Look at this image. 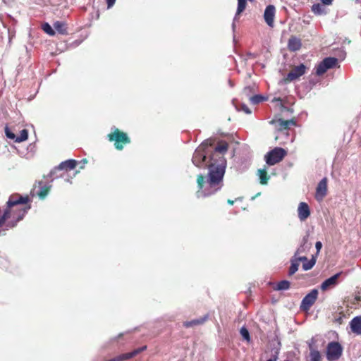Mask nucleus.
<instances>
[{"label": "nucleus", "mask_w": 361, "mask_h": 361, "mask_svg": "<svg viewBox=\"0 0 361 361\" xmlns=\"http://www.w3.org/2000/svg\"><path fill=\"white\" fill-rule=\"evenodd\" d=\"M227 150L226 142L215 147L214 153L211 155V162L208 164L207 176H204L202 174L197 176L198 190L196 192L197 197H206L214 195L223 187L226 167V161L223 155Z\"/></svg>", "instance_id": "nucleus-1"}, {"label": "nucleus", "mask_w": 361, "mask_h": 361, "mask_svg": "<svg viewBox=\"0 0 361 361\" xmlns=\"http://www.w3.org/2000/svg\"><path fill=\"white\" fill-rule=\"evenodd\" d=\"M30 209V206L24 207L22 209L12 210L10 211L8 209H6L3 214V215L0 217V228L3 226L5 224L6 221L11 219V221H8L6 223L7 228H13L15 227L18 222L21 221L25 215L27 213L29 209Z\"/></svg>", "instance_id": "nucleus-2"}, {"label": "nucleus", "mask_w": 361, "mask_h": 361, "mask_svg": "<svg viewBox=\"0 0 361 361\" xmlns=\"http://www.w3.org/2000/svg\"><path fill=\"white\" fill-rule=\"evenodd\" d=\"M212 145L211 139L205 140L202 144L195 149L192 159V163L197 167L201 168L207 166V154H208L207 149Z\"/></svg>", "instance_id": "nucleus-3"}, {"label": "nucleus", "mask_w": 361, "mask_h": 361, "mask_svg": "<svg viewBox=\"0 0 361 361\" xmlns=\"http://www.w3.org/2000/svg\"><path fill=\"white\" fill-rule=\"evenodd\" d=\"M111 133L108 135L109 141L114 142V146L116 149H123V145L130 143V140L126 133L120 131L117 128H111Z\"/></svg>", "instance_id": "nucleus-4"}, {"label": "nucleus", "mask_w": 361, "mask_h": 361, "mask_svg": "<svg viewBox=\"0 0 361 361\" xmlns=\"http://www.w3.org/2000/svg\"><path fill=\"white\" fill-rule=\"evenodd\" d=\"M30 201L28 196H21L20 195H11L8 202L6 209L10 211L22 209L24 207L27 206V203Z\"/></svg>", "instance_id": "nucleus-5"}, {"label": "nucleus", "mask_w": 361, "mask_h": 361, "mask_svg": "<svg viewBox=\"0 0 361 361\" xmlns=\"http://www.w3.org/2000/svg\"><path fill=\"white\" fill-rule=\"evenodd\" d=\"M286 152L281 147H275L265 155L266 163L272 166L281 161L286 156Z\"/></svg>", "instance_id": "nucleus-6"}, {"label": "nucleus", "mask_w": 361, "mask_h": 361, "mask_svg": "<svg viewBox=\"0 0 361 361\" xmlns=\"http://www.w3.org/2000/svg\"><path fill=\"white\" fill-rule=\"evenodd\" d=\"M343 348L338 342H330L326 347V358L329 361L338 360L342 355Z\"/></svg>", "instance_id": "nucleus-7"}, {"label": "nucleus", "mask_w": 361, "mask_h": 361, "mask_svg": "<svg viewBox=\"0 0 361 361\" xmlns=\"http://www.w3.org/2000/svg\"><path fill=\"white\" fill-rule=\"evenodd\" d=\"M338 59L335 57H326L323 59L316 67V74L322 75L325 73L327 70L333 68L337 65Z\"/></svg>", "instance_id": "nucleus-8"}, {"label": "nucleus", "mask_w": 361, "mask_h": 361, "mask_svg": "<svg viewBox=\"0 0 361 361\" xmlns=\"http://www.w3.org/2000/svg\"><path fill=\"white\" fill-rule=\"evenodd\" d=\"M318 296V290L312 289L308 294H307L302 299L300 305V309L302 310H309L310 308L315 302Z\"/></svg>", "instance_id": "nucleus-9"}, {"label": "nucleus", "mask_w": 361, "mask_h": 361, "mask_svg": "<svg viewBox=\"0 0 361 361\" xmlns=\"http://www.w3.org/2000/svg\"><path fill=\"white\" fill-rule=\"evenodd\" d=\"M269 123L274 126L278 131L290 129V126L296 125V121L294 119L283 120L281 118L272 119Z\"/></svg>", "instance_id": "nucleus-10"}, {"label": "nucleus", "mask_w": 361, "mask_h": 361, "mask_svg": "<svg viewBox=\"0 0 361 361\" xmlns=\"http://www.w3.org/2000/svg\"><path fill=\"white\" fill-rule=\"evenodd\" d=\"M327 194V178H323L318 183L316 188L315 199L318 202H321L324 200Z\"/></svg>", "instance_id": "nucleus-11"}, {"label": "nucleus", "mask_w": 361, "mask_h": 361, "mask_svg": "<svg viewBox=\"0 0 361 361\" xmlns=\"http://www.w3.org/2000/svg\"><path fill=\"white\" fill-rule=\"evenodd\" d=\"M276 13V8L274 5H268L264 13V19L266 23L270 27L274 26V17Z\"/></svg>", "instance_id": "nucleus-12"}, {"label": "nucleus", "mask_w": 361, "mask_h": 361, "mask_svg": "<svg viewBox=\"0 0 361 361\" xmlns=\"http://www.w3.org/2000/svg\"><path fill=\"white\" fill-rule=\"evenodd\" d=\"M307 344L310 350V355L309 359L307 361H321V354L317 350L314 338H312L310 341H308Z\"/></svg>", "instance_id": "nucleus-13"}, {"label": "nucleus", "mask_w": 361, "mask_h": 361, "mask_svg": "<svg viewBox=\"0 0 361 361\" xmlns=\"http://www.w3.org/2000/svg\"><path fill=\"white\" fill-rule=\"evenodd\" d=\"M306 67L303 63L293 68L287 75V80H295L305 74Z\"/></svg>", "instance_id": "nucleus-14"}, {"label": "nucleus", "mask_w": 361, "mask_h": 361, "mask_svg": "<svg viewBox=\"0 0 361 361\" xmlns=\"http://www.w3.org/2000/svg\"><path fill=\"white\" fill-rule=\"evenodd\" d=\"M342 274V272H338L332 276L328 278L321 284V289L322 290H326L329 288H334L338 283V279L340 276Z\"/></svg>", "instance_id": "nucleus-15"}, {"label": "nucleus", "mask_w": 361, "mask_h": 361, "mask_svg": "<svg viewBox=\"0 0 361 361\" xmlns=\"http://www.w3.org/2000/svg\"><path fill=\"white\" fill-rule=\"evenodd\" d=\"M76 164L77 161L74 159H68L65 161H62L57 167L54 169V170L49 173V176L52 177L56 170H72L75 169Z\"/></svg>", "instance_id": "nucleus-16"}, {"label": "nucleus", "mask_w": 361, "mask_h": 361, "mask_svg": "<svg viewBox=\"0 0 361 361\" xmlns=\"http://www.w3.org/2000/svg\"><path fill=\"white\" fill-rule=\"evenodd\" d=\"M298 218L301 221H305L310 216V209L306 202H300L298 207Z\"/></svg>", "instance_id": "nucleus-17"}, {"label": "nucleus", "mask_w": 361, "mask_h": 361, "mask_svg": "<svg viewBox=\"0 0 361 361\" xmlns=\"http://www.w3.org/2000/svg\"><path fill=\"white\" fill-rule=\"evenodd\" d=\"M349 326L353 334L355 335H361V316L353 317L350 320Z\"/></svg>", "instance_id": "nucleus-18"}, {"label": "nucleus", "mask_w": 361, "mask_h": 361, "mask_svg": "<svg viewBox=\"0 0 361 361\" xmlns=\"http://www.w3.org/2000/svg\"><path fill=\"white\" fill-rule=\"evenodd\" d=\"M38 185V190L36 191V195L40 200H44L49 194L51 185L44 184L42 181H39Z\"/></svg>", "instance_id": "nucleus-19"}, {"label": "nucleus", "mask_w": 361, "mask_h": 361, "mask_svg": "<svg viewBox=\"0 0 361 361\" xmlns=\"http://www.w3.org/2000/svg\"><path fill=\"white\" fill-rule=\"evenodd\" d=\"M209 319V314H207L204 315L203 317L192 319L191 321H187L183 323V326L186 328H190L194 326L201 325L203 324L207 319Z\"/></svg>", "instance_id": "nucleus-20"}, {"label": "nucleus", "mask_w": 361, "mask_h": 361, "mask_svg": "<svg viewBox=\"0 0 361 361\" xmlns=\"http://www.w3.org/2000/svg\"><path fill=\"white\" fill-rule=\"evenodd\" d=\"M308 238L309 235L307 234L302 238V243L299 247L297 249V250L295 252L294 257L295 258H298V255L300 253L305 252L307 250H308L310 247V245L307 243L308 242Z\"/></svg>", "instance_id": "nucleus-21"}, {"label": "nucleus", "mask_w": 361, "mask_h": 361, "mask_svg": "<svg viewBox=\"0 0 361 361\" xmlns=\"http://www.w3.org/2000/svg\"><path fill=\"white\" fill-rule=\"evenodd\" d=\"M300 261H307V257L305 256L298 257V258L293 257L291 259V264L289 269L288 274L290 276L294 274L298 270L299 267V262Z\"/></svg>", "instance_id": "nucleus-22"}, {"label": "nucleus", "mask_w": 361, "mask_h": 361, "mask_svg": "<svg viewBox=\"0 0 361 361\" xmlns=\"http://www.w3.org/2000/svg\"><path fill=\"white\" fill-rule=\"evenodd\" d=\"M301 41L300 39L292 37L288 39V48L290 51H296L301 47Z\"/></svg>", "instance_id": "nucleus-23"}, {"label": "nucleus", "mask_w": 361, "mask_h": 361, "mask_svg": "<svg viewBox=\"0 0 361 361\" xmlns=\"http://www.w3.org/2000/svg\"><path fill=\"white\" fill-rule=\"evenodd\" d=\"M257 176L262 185H267L270 176L267 174L266 168L260 169L257 171Z\"/></svg>", "instance_id": "nucleus-24"}, {"label": "nucleus", "mask_w": 361, "mask_h": 361, "mask_svg": "<svg viewBox=\"0 0 361 361\" xmlns=\"http://www.w3.org/2000/svg\"><path fill=\"white\" fill-rule=\"evenodd\" d=\"M54 28L61 35H66L67 34V28L66 25L63 21H56L53 24Z\"/></svg>", "instance_id": "nucleus-25"}, {"label": "nucleus", "mask_w": 361, "mask_h": 361, "mask_svg": "<svg viewBox=\"0 0 361 361\" xmlns=\"http://www.w3.org/2000/svg\"><path fill=\"white\" fill-rule=\"evenodd\" d=\"M304 263L302 264V269L305 271L310 270L315 264L316 263V258L312 256V259L308 260L307 259V261H302Z\"/></svg>", "instance_id": "nucleus-26"}, {"label": "nucleus", "mask_w": 361, "mask_h": 361, "mask_svg": "<svg viewBox=\"0 0 361 361\" xmlns=\"http://www.w3.org/2000/svg\"><path fill=\"white\" fill-rule=\"evenodd\" d=\"M290 288V282L286 280H283L279 282L276 287L274 288L276 290H286Z\"/></svg>", "instance_id": "nucleus-27"}, {"label": "nucleus", "mask_w": 361, "mask_h": 361, "mask_svg": "<svg viewBox=\"0 0 361 361\" xmlns=\"http://www.w3.org/2000/svg\"><path fill=\"white\" fill-rule=\"evenodd\" d=\"M265 100H267V97H264L260 94H256L250 98V102L253 104H259Z\"/></svg>", "instance_id": "nucleus-28"}, {"label": "nucleus", "mask_w": 361, "mask_h": 361, "mask_svg": "<svg viewBox=\"0 0 361 361\" xmlns=\"http://www.w3.org/2000/svg\"><path fill=\"white\" fill-rule=\"evenodd\" d=\"M16 142H21L26 140L28 137V131L26 129H23L20 131V135L16 136Z\"/></svg>", "instance_id": "nucleus-29"}, {"label": "nucleus", "mask_w": 361, "mask_h": 361, "mask_svg": "<svg viewBox=\"0 0 361 361\" xmlns=\"http://www.w3.org/2000/svg\"><path fill=\"white\" fill-rule=\"evenodd\" d=\"M42 30L50 36H54L55 35V31L48 23H45L42 25Z\"/></svg>", "instance_id": "nucleus-30"}, {"label": "nucleus", "mask_w": 361, "mask_h": 361, "mask_svg": "<svg viewBox=\"0 0 361 361\" xmlns=\"http://www.w3.org/2000/svg\"><path fill=\"white\" fill-rule=\"evenodd\" d=\"M312 11L314 13V14H317V15H319V14H322L324 11V8L322 7V6L319 4H313L312 6Z\"/></svg>", "instance_id": "nucleus-31"}, {"label": "nucleus", "mask_w": 361, "mask_h": 361, "mask_svg": "<svg viewBox=\"0 0 361 361\" xmlns=\"http://www.w3.org/2000/svg\"><path fill=\"white\" fill-rule=\"evenodd\" d=\"M242 337L247 342L250 341V336L248 330L245 327H242L240 330Z\"/></svg>", "instance_id": "nucleus-32"}, {"label": "nucleus", "mask_w": 361, "mask_h": 361, "mask_svg": "<svg viewBox=\"0 0 361 361\" xmlns=\"http://www.w3.org/2000/svg\"><path fill=\"white\" fill-rule=\"evenodd\" d=\"M236 109L238 111H244L246 114H250L252 113L251 110L245 104H240L238 106H236Z\"/></svg>", "instance_id": "nucleus-33"}, {"label": "nucleus", "mask_w": 361, "mask_h": 361, "mask_svg": "<svg viewBox=\"0 0 361 361\" xmlns=\"http://www.w3.org/2000/svg\"><path fill=\"white\" fill-rule=\"evenodd\" d=\"M5 133L8 138L13 140L16 142V138L17 137L8 127L5 128Z\"/></svg>", "instance_id": "nucleus-34"}, {"label": "nucleus", "mask_w": 361, "mask_h": 361, "mask_svg": "<svg viewBox=\"0 0 361 361\" xmlns=\"http://www.w3.org/2000/svg\"><path fill=\"white\" fill-rule=\"evenodd\" d=\"M107 4V8L109 9L114 6L115 4L116 0H106Z\"/></svg>", "instance_id": "nucleus-35"}, {"label": "nucleus", "mask_w": 361, "mask_h": 361, "mask_svg": "<svg viewBox=\"0 0 361 361\" xmlns=\"http://www.w3.org/2000/svg\"><path fill=\"white\" fill-rule=\"evenodd\" d=\"M315 247L317 249V253H319V251L321 250L322 247V243L320 241L316 242Z\"/></svg>", "instance_id": "nucleus-36"}, {"label": "nucleus", "mask_w": 361, "mask_h": 361, "mask_svg": "<svg viewBox=\"0 0 361 361\" xmlns=\"http://www.w3.org/2000/svg\"><path fill=\"white\" fill-rule=\"evenodd\" d=\"M321 1L325 5H331L333 1V0H321Z\"/></svg>", "instance_id": "nucleus-37"}, {"label": "nucleus", "mask_w": 361, "mask_h": 361, "mask_svg": "<svg viewBox=\"0 0 361 361\" xmlns=\"http://www.w3.org/2000/svg\"><path fill=\"white\" fill-rule=\"evenodd\" d=\"M228 204H229L230 205H233V203H234V201L233 200H228L227 201Z\"/></svg>", "instance_id": "nucleus-38"}, {"label": "nucleus", "mask_w": 361, "mask_h": 361, "mask_svg": "<svg viewBox=\"0 0 361 361\" xmlns=\"http://www.w3.org/2000/svg\"><path fill=\"white\" fill-rule=\"evenodd\" d=\"M277 357H271L267 360V361H276Z\"/></svg>", "instance_id": "nucleus-39"}, {"label": "nucleus", "mask_w": 361, "mask_h": 361, "mask_svg": "<svg viewBox=\"0 0 361 361\" xmlns=\"http://www.w3.org/2000/svg\"><path fill=\"white\" fill-rule=\"evenodd\" d=\"M273 101H281L280 98H274Z\"/></svg>", "instance_id": "nucleus-40"}, {"label": "nucleus", "mask_w": 361, "mask_h": 361, "mask_svg": "<svg viewBox=\"0 0 361 361\" xmlns=\"http://www.w3.org/2000/svg\"><path fill=\"white\" fill-rule=\"evenodd\" d=\"M250 90V87H245V88L244 89V91H245V92H247V90Z\"/></svg>", "instance_id": "nucleus-41"}, {"label": "nucleus", "mask_w": 361, "mask_h": 361, "mask_svg": "<svg viewBox=\"0 0 361 361\" xmlns=\"http://www.w3.org/2000/svg\"><path fill=\"white\" fill-rule=\"evenodd\" d=\"M123 334H122V333L119 334L118 336V338H121V336H123Z\"/></svg>", "instance_id": "nucleus-42"}, {"label": "nucleus", "mask_w": 361, "mask_h": 361, "mask_svg": "<svg viewBox=\"0 0 361 361\" xmlns=\"http://www.w3.org/2000/svg\"><path fill=\"white\" fill-rule=\"evenodd\" d=\"M4 234V231L0 230V235Z\"/></svg>", "instance_id": "nucleus-43"}, {"label": "nucleus", "mask_w": 361, "mask_h": 361, "mask_svg": "<svg viewBox=\"0 0 361 361\" xmlns=\"http://www.w3.org/2000/svg\"><path fill=\"white\" fill-rule=\"evenodd\" d=\"M82 163H84V164L87 163V160L86 159H83L82 160Z\"/></svg>", "instance_id": "nucleus-44"}, {"label": "nucleus", "mask_w": 361, "mask_h": 361, "mask_svg": "<svg viewBox=\"0 0 361 361\" xmlns=\"http://www.w3.org/2000/svg\"><path fill=\"white\" fill-rule=\"evenodd\" d=\"M284 361H289V360H284Z\"/></svg>", "instance_id": "nucleus-45"}]
</instances>
